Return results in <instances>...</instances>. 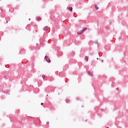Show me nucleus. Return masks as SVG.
I'll return each instance as SVG.
<instances>
[{"label": "nucleus", "mask_w": 128, "mask_h": 128, "mask_svg": "<svg viewBox=\"0 0 128 128\" xmlns=\"http://www.w3.org/2000/svg\"><path fill=\"white\" fill-rule=\"evenodd\" d=\"M86 30H87L86 28H84L82 30H81L80 31L78 32V34H84V32H86Z\"/></svg>", "instance_id": "obj_1"}, {"label": "nucleus", "mask_w": 128, "mask_h": 128, "mask_svg": "<svg viewBox=\"0 0 128 128\" xmlns=\"http://www.w3.org/2000/svg\"><path fill=\"white\" fill-rule=\"evenodd\" d=\"M45 58L46 62H50V58H48V56H45Z\"/></svg>", "instance_id": "obj_2"}, {"label": "nucleus", "mask_w": 128, "mask_h": 128, "mask_svg": "<svg viewBox=\"0 0 128 128\" xmlns=\"http://www.w3.org/2000/svg\"><path fill=\"white\" fill-rule=\"evenodd\" d=\"M87 73L90 76H94V74L91 73L90 71H88Z\"/></svg>", "instance_id": "obj_3"}, {"label": "nucleus", "mask_w": 128, "mask_h": 128, "mask_svg": "<svg viewBox=\"0 0 128 128\" xmlns=\"http://www.w3.org/2000/svg\"><path fill=\"white\" fill-rule=\"evenodd\" d=\"M44 30L46 31L48 30V26H46L43 28Z\"/></svg>", "instance_id": "obj_4"}, {"label": "nucleus", "mask_w": 128, "mask_h": 128, "mask_svg": "<svg viewBox=\"0 0 128 128\" xmlns=\"http://www.w3.org/2000/svg\"><path fill=\"white\" fill-rule=\"evenodd\" d=\"M68 10L70 12H72V7H69L68 8Z\"/></svg>", "instance_id": "obj_5"}, {"label": "nucleus", "mask_w": 128, "mask_h": 128, "mask_svg": "<svg viewBox=\"0 0 128 128\" xmlns=\"http://www.w3.org/2000/svg\"><path fill=\"white\" fill-rule=\"evenodd\" d=\"M85 60L86 62H88V56H86L85 58Z\"/></svg>", "instance_id": "obj_6"}, {"label": "nucleus", "mask_w": 128, "mask_h": 128, "mask_svg": "<svg viewBox=\"0 0 128 128\" xmlns=\"http://www.w3.org/2000/svg\"><path fill=\"white\" fill-rule=\"evenodd\" d=\"M36 20H42V18L40 17H37Z\"/></svg>", "instance_id": "obj_7"}, {"label": "nucleus", "mask_w": 128, "mask_h": 128, "mask_svg": "<svg viewBox=\"0 0 128 128\" xmlns=\"http://www.w3.org/2000/svg\"><path fill=\"white\" fill-rule=\"evenodd\" d=\"M94 8H96V10H98V6L94 5Z\"/></svg>", "instance_id": "obj_8"}, {"label": "nucleus", "mask_w": 128, "mask_h": 128, "mask_svg": "<svg viewBox=\"0 0 128 128\" xmlns=\"http://www.w3.org/2000/svg\"><path fill=\"white\" fill-rule=\"evenodd\" d=\"M76 54V52H72V56H74Z\"/></svg>", "instance_id": "obj_9"}, {"label": "nucleus", "mask_w": 128, "mask_h": 128, "mask_svg": "<svg viewBox=\"0 0 128 128\" xmlns=\"http://www.w3.org/2000/svg\"><path fill=\"white\" fill-rule=\"evenodd\" d=\"M42 78H43L44 80V78H46V76L42 75Z\"/></svg>", "instance_id": "obj_10"}, {"label": "nucleus", "mask_w": 128, "mask_h": 128, "mask_svg": "<svg viewBox=\"0 0 128 128\" xmlns=\"http://www.w3.org/2000/svg\"><path fill=\"white\" fill-rule=\"evenodd\" d=\"M70 102V100H68V99H66V102L67 103V104H68V102Z\"/></svg>", "instance_id": "obj_11"}, {"label": "nucleus", "mask_w": 128, "mask_h": 128, "mask_svg": "<svg viewBox=\"0 0 128 128\" xmlns=\"http://www.w3.org/2000/svg\"><path fill=\"white\" fill-rule=\"evenodd\" d=\"M46 124H50V122H47Z\"/></svg>", "instance_id": "obj_12"}, {"label": "nucleus", "mask_w": 128, "mask_h": 128, "mask_svg": "<svg viewBox=\"0 0 128 128\" xmlns=\"http://www.w3.org/2000/svg\"><path fill=\"white\" fill-rule=\"evenodd\" d=\"M94 42H95V44H98V40H96Z\"/></svg>", "instance_id": "obj_13"}, {"label": "nucleus", "mask_w": 128, "mask_h": 128, "mask_svg": "<svg viewBox=\"0 0 128 128\" xmlns=\"http://www.w3.org/2000/svg\"><path fill=\"white\" fill-rule=\"evenodd\" d=\"M76 100H80V98L77 97Z\"/></svg>", "instance_id": "obj_14"}, {"label": "nucleus", "mask_w": 128, "mask_h": 128, "mask_svg": "<svg viewBox=\"0 0 128 128\" xmlns=\"http://www.w3.org/2000/svg\"><path fill=\"white\" fill-rule=\"evenodd\" d=\"M42 104H44L42 102L41 103V106H42Z\"/></svg>", "instance_id": "obj_15"}, {"label": "nucleus", "mask_w": 128, "mask_h": 128, "mask_svg": "<svg viewBox=\"0 0 128 128\" xmlns=\"http://www.w3.org/2000/svg\"><path fill=\"white\" fill-rule=\"evenodd\" d=\"M28 20H30V18H29Z\"/></svg>", "instance_id": "obj_16"}, {"label": "nucleus", "mask_w": 128, "mask_h": 128, "mask_svg": "<svg viewBox=\"0 0 128 128\" xmlns=\"http://www.w3.org/2000/svg\"><path fill=\"white\" fill-rule=\"evenodd\" d=\"M6 22L8 24V21H6Z\"/></svg>", "instance_id": "obj_17"}, {"label": "nucleus", "mask_w": 128, "mask_h": 128, "mask_svg": "<svg viewBox=\"0 0 128 128\" xmlns=\"http://www.w3.org/2000/svg\"><path fill=\"white\" fill-rule=\"evenodd\" d=\"M102 62H104V60H102Z\"/></svg>", "instance_id": "obj_18"}, {"label": "nucleus", "mask_w": 128, "mask_h": 128, "mask_svg": "<svg viewBox=\"0 0 128 128\" xmlns=\"http://www.w3.org/2000/svg\"><path fill=\"white\" fill-rule=\"evenodd\" d=\"M116 90H118V88H117Z\"/></svg>", "instance_id": "obj_19"}, {"label": "nucleus", "mask_w": 128, "mask_h": 128, "mask_svg": "<svg viewBox=\"0 0 128 128\" xmlns=\"http://www.w3.org/2000/svg\"><path fill=\"white\" fill-rule=\"evenodd\" d=\"M48 96V94L46 95V96Z\"/></svg>", "instance_id": "obj_20"}]
</instances>
